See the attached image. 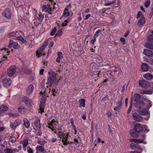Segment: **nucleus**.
<instances>
[{
    "instance_id": "obj_1",
    "label": "nucleus",
    "mask_w": 153,
    "mask_h": 153,
    "mask_svg": "<svg viewBox=\"0 0 153 153\" xmlns=\"http://www.w3.org/2000/svg\"><path fill=\"white\" fill-rule=\"evenodd\" d=\"M48 82L46 83L47 87H51L53 83H56V75L57 74L54 71H50L48 73Z\"/></svg>"
},
{
    "instance_id": "obj_2",
    "label": "nucleus",
    "mask_w": 153,
    "mask_h": 153,
    "mask_svg": "<svg viewBox=\"0 0 153 153\" xmlns=\"http://www.w3.org/2000/svg\"><path fill=\"white\" fill-rule=\"evenodd\" d=\"M48 39L46 40L45 43L43 44L42 46L36 51V53L37 55H42V52H43V50L48 44Z\"/></svg>"
},
{
    "instance_id": "obj_3",
    "label": "nucleus",
    "mask_w": 153,
    "mask_h": 153,
    "mask_svg": "<svg viewBox=\"0 0 153 153\" xmlns=\"http://www.w3.org/2000/svg\"><path fill=\"white\" fill-rule=\"evenodd\" d=\"M2 15L7 19H10L11 15V12L9 8L6 9L2 13Z\"/></svg>"
},
{
    "instance_id": "obj_4",
    "label": "nucleus",
    "mask_w": 153,
    "mask_h": 153,
    "mask_svg": "<svg viewBox=\"0 0 153 153\" xmlns=\"http://www.w3.org/2000/svg\"><path fill=\"white\" fill-rule=\"evenodd\" d=\"M16 68L14 66H11L7 70L8 75L10 77L13 76L16 72Z\"/></svg>"
},
{
    "instance_id": "obj_5",
    "label": "nucleus",
    "mask_w": 153,
    "mask_h": 153,
    "mask_svg": "<svg viewBox=\"0 0 153 153\" xmlns=\"http://www.w3.org/2000/svg\"><path fill=\"white\" fill-rule=\"evenodd\" d=\"M13 47L15 49H17L19 48L18 43L16 42H13L12 40H10V43L8 45V47L10 48Z\"/></svg>"
},
{
    "instance_id": "obj_6",
    "label": "nucleus",
    "mask_w": 153,
    "mask_h": 153,
    "mask_svg": "<svg viewBox=\"0 0 153 153\" xmlns=\"http://www.w3.org/2000/svg\"><path fill=\"white\" fill-rule=\"evenodd\" d=\"M143 128L140 124L135 125L134 127V131L137 133L141 132L143 130Z\"/></svg>"
},
{
    "instance_id": "obj_7",
    "label": "nucleus",
    "mask_w": 153,
    "mask_h": 153,
    "mask_svg": "<svg viewBox=\"0 0 153 153\" xmlns=\"http://www.w3.org/2000/svg\"><path fill=\"white\" fill-rule=\"evenodd\" d=\"M21 123V120L19 119L16 120L13 123H11L10 127L13 129L15 128L17 126H19Z\"/></svg>"
},
{
    "instance_id": "obj_8",
    "label": "nucleus",
    "mask_w": 153,
    "mask_h": 153,
    "mask_svg": "<svg viewBox=\"0 0 153 153\" xmlns=\"http://www.w3.org/2000/svg\"><path fill=\"white\" fill-rule=\"evenodd\" d=\"M134 104L135 107L139 108L140 110H141L145 105L143 102L141 100L137 103H134Z\"/></svg>"
},
{
    "instance_id": "obj_9",
    "label": "nucleus",
    "mask_w": 153,
    "mask_h": 153,
    "mask_svg": "<svg viewBox=\"0 0 153 153\" xmlns=\"http://www.w3.org/2000/svg\"><path fill=\"white\" fill-rule=\"evenodd\" d=\"M139 84L140 87L146 88L148 86L149 83L146 81L141 79L139 81Z\"/></svg>"
},
{
    "instance_id": "obj_10",
    "label": "nucleus",
    "mask_w": 153,
    "mask_h": 153,
    "mask_svg": "<svg viewBox=\"0 0 153 153\" xmlns=\"http://www.w3.org/2000/svg\"><path fill=\"white\" fill-rule=\"evenodd\" d=\"M130 146L132 149L134 150H140L142 151V149L140 147V145L138 144H134L133 143H131L130 144Z\"/></svg>"
},
{
    "instance_id": "obj_11",
    "label": "nucleus",
    "mask_w": 153,
    "mask_h": 153,
    "mask_svg": "<svg viewBox=\"0 0 153 153\" xmlns=\"http://www.w3.org/2000/svg\"><path fill=\"white\" fill-rule=\"evenodd\" d=\"M132 116L134 119L137 121L140 122L143 120L142 117L136 113H133Z\"/></svg>"
},
{
    "instance_id": "obj_12",
    "label": "nucleus",
    "mask_w": 153,
    "mask_h": 153,
    "mask_svg": "<svg viewBox=\"0 0 153 153\" xmlns=\"http://www.w3.org/2000/svg\"><path fill=\"white\" fill-rule=\"evenodd\" d=\"M34 88L33 85L30 84L27 88V95H30L31 94L33 91Z\"/></svg>"
},
{
    "instance_id": "obj_13",
    "label": "nucleus",
    "mask_w": 153,
    "mask_h": 153,
    "mask_svg": "<svg viewBox=\"0 0 153 153\" xmlns=\"http://www.w3.org/2000/svg\"><path fill=\"white\" fill-rule=\"evenodd\" d=\"M32 125L33 127L34 125L36 128H40L41 127L40 120L38 118H36L34 122L32 123Z\"/></svg>"
},
{
    "instance_id": "obj_14",
    "label": "nucleus",
    "mask_w": 153,
    "mask_h": 153,
    "mask_svg": "<svg viewBox=\"0 0 153 153\" xmlns=\"http://www.w3.org/2000/svg\"><path fill=\"white\" fill-rule=\"evenodd\" d=\"M23 100V102L25 103V104L28 106H29L31 105L32 102L31 100H30L27 97H24Z\"/></svg>"
},
{
    "instance_id": "obj_15",
    "label": "nucleus",
    "mask_w": 153,
    "mask_h": 153,
    "mask_svg": "<svg viewBox=\"0 0 153 153\" xmlns=\"http://www.w3.org/2000/svg\"><path fill=\"white\" fill-rule=\"evenodd\" d=\"M134 99L132 98L133 100V101H135V103H137V102H138L140 101L141 100V96L140 95L138 94H136L134 95Z\"/></svg>"
},
{
    "instance_id": "obj_16",
    "label": "nucleus",
    "mask_w": 153,
    "mask_h": 153,
    "mask_svg": "<svg viewBox=\"0 0 153 153\" xmlns=\"http://www.w3.org/2000/svg\"><path fill=\"white\" fill-rule=\"evenodd\" d=\"M143 53L144 54L148 56L152 57L153 56V53L150 50L144 49Z\"/></svg>"
},
{
    "instance_id": "obj_17",
    "label": "nucleus",
    "mask_w": 153,
    "mask_h": 153,
    "mask_svg": "<svg viewBox=\"0 0 153 153\" xmlns=\"http://www.w3.org/2000/svg\"><path fill=\"white\" fill-rule=\"evenodd\" d=\"M11 80L10 79H5L3 81V84L4 86H9L11 85Z\"/></svg>"
},
{
    "instance_id": "obj_18",
    "label": "nucleus",
    "mask_w": 153,
    "mask_h": 153,
    "mask_svg": "<svg viewBox=\"0 0 153 153\" xmlns=\"http://www.w3.org/2000/svg\"><path fill=\"white\" fill-rule=\"evenodd\" d=\"M145 22V19L143 16H142L140 20L137 23V25L140 26L143 25Z\"/></svg>"
},
{
    "instance_id": "obj_19",
    "label": "nucleus",
    "mask_w": 153,
    "mask_h": 153,
    "mask_svg": "<svg viewBox=\"0 0 153 153\" xmlns=\"http://www.w3.org/2000/svg\"><path fill=\"white\" fill-rule=\"evenodd\" d=\"M130 133L131 136L134 138L138 137H139L138 133L135 132L134 130H131L130 131Z\"/></svg>"
},
{
    "instance_id": "obj_20",
    "label": "nucleus",
    "mask_w": 153,
    "mask_h": 153,
    "mask_svg": "<svg viewBox=\"0 0 153 153\" xmlns=\"http://www.w3.org/2000/svg\"><path fill=\"white\" fill-rule=\"evenodd\" d=\"M62 138V141L64 145H67L69 144V141H68V134L65 135V136Z\"/></svg>"
},
{
    "instance_id": "obj_21",
    "label": "nucleus",
    "mask_w": 153,
    "mask_h": 153,
    "mask_svg": "<svg viewBox=\"0 0 153 153\" xmlns=\"http://www.w3.org/2000/svg\"><path fill=\"white\" fill-rule=\"evenodd\" d=\"M141 68L143 71H147L149 69L148 65L146 63H143L141 65Z\"/></svg>"
},
{
    "instance_id": "obj_22",
    "label": "nucleus",
    "mask_w": 153,
    "mask_h": 153,
    "mask_svg": "<svg viewBox=\"0 0 153 153\" xmlns=\"http://www.w3.org/2000/svg\"><path fill=\"white\" fill-rule=\"evenodd\" d=\"M8 109V107L7 106L5 105H2L0 108V113H4Z\"/></svg>"
},
{
    "instance_id": "obj_23",
    "label": "nucleus",
    "mask_w": 153,
    "mask_h": 153,
    "mask_svg": "<svg viewBox=\"0 0 153 153\" xmlns=\"http://www.w3.org/2000/svg\"><path fill=\"white\" fill-rule=\"evenodd\" d=\"M23 125L24 126L27 128H28L30 126V123L27 119L26 118H24L23 119Z\"/></svg>"
},
{
    "instance_id": "obj_24",
    "label": "nucleus",
    "mask_w": 153,
    "mask_h": 153,
    "mask_svg": "<svg viewBox=\"0 0 153 153\" xmlns=\"http://www.w3.org/2000/svg\"><path fill=\"white\" fill-rule=\"evenodd\" d=\"M144 77L148 80H150L152 79L153 76L150 73H147L144 75Z\"/></svg>"
},
{
    "instance_id": "obj_25",
    "label": "nucleus",
    "mask_w": 153,
    "mask_h": 153,
    "mask_svg": "<svg viewBox=\"0 0 153 153\" xmlns=\"http://www.w3.org/2000/svg\"><path fill=\"white\" fill-rule=\"evenodd\" d=\"M79 102L80 103V105H79V107H85V99H81L79 100Z\"/></svg>"
},
{
    "instance_id": "obj_26",
    "label": "nucleus",
    "mask_w": 153,
    "mask_h": 153,
    "mask_svg": "<svg viewBox=\"0 0 153 153\" xmlns=\"http://www.w3.org/2000/svg\"><path fill=\"white\" fill-rule=\"evenodd\" d=\"M45 107V102H41L39 106V108L41 111V113L44 112V109Z\"/></svg>"
},
{
    "instance_id": "obj_27",
    "label": "nucleus",
    "mask_w": 153,
    "mask_h": 153,
    "mask_svg": "<svg viewBox=\"0 0 153 153\" xmlns=\"http://www.w3.org/2000/svg\"><path fill=\"white\" fill-rule=\"evenodd\" d=\"M18 32L17 31L16 32H12L10 33H9L8 34V36L9 37H15L16 36H18V34H17Z\"/></svg>"
},
{
    "instance_id": "obj_28",
    "label": "nucleus",
    "mask_w": 153,
    "mask_h": 153,
    "mask_svg": "<svg viewBox=\"0 0 153 153\" xmlns=\"http://www.w3.org/2000/svg\"><path fill=\"white\" fill-rule=\"evenodd\" d=\"M69 12L68 11V10L67 8H65L64 11L63 15L65 17L69 16Z\"/></svg>"
},
{
    "instance_id": "obj_29",
    "label": "nucleus",
    "mask_w": 153,
    "mask_h": 153,
    "mask_svg": "<svg viewBox=\"0 0 153 153\" xmlns=\"http://www.w3.org/2000/svg\"><path fill=\"white\" fill-rule=\"evenodd\" d=\"M23 148H25L28 144V139L27 138L24 139L23 140Z\"/></svg>"
},
{
    "instance_id": "obj_30",
    "label": "nucleus",
    "mask_w": 153,
    "mask_h": 153,
    "mask_svg": "<svg viewBox=\"0 0 153 153\" xmlns=\"http://www.w3.org/2000/svg\"><path fill=\"white\" fill-rule=\"evenodd\" d=\"M36 149L37 150L40 152H43L44 150L43 147L40 146H37L36 147Z\"/></svg>"
},
{
    "instance_id": "obj_31",
    "label": "nucleus",
    "mask_w": 153,
    "mask_h": 153,
    "mask_svg": "<svg viewBox=\"0 0 153 153\" xmlns=\"http://www.w3.org/2000/svg\"><path fill=\"white\" fill-rule=\"evenodd\" d=\"M65 134L63 132L59 131L58 133V136L60 139L65 136Z\"/></svg>"
},
{
    "instance_id": "obj_32",
    "label": "nucleus",
    "mask_w": 153,
    "mask_h": 153,
    "mask_svg": "<svg viewBox=\"0 0 153 153\" xmlns=\"http://www.w3.org/2000/svg\"><path fill=\"white\" fill-rule=\"evenodd\" d=\"M145 46L150 49H153V45L151 43H147L145 44Z\"/></svg>"
},
{
    "instance_id": "obj_33",
    "label": "nucleus",
    "mask_w": 153,
    "mask_h": 153,
    "mask_svg": "<svg viewBox=\"0 0 153 153\" xmlns=\"http://www.w3.org/2000/svg\"><path fill=\"white\" fill-rule=\"evenodd\" d=\"M148 40L150 42L153 43V34H151L147 38Z\"/></svg>"
},
{
    "instance_id": "obj_34",
    "label": "nucleus",
    "mask_w": 153,
    "mask_h": 153,
    "mask_svg": "<svg viewBox=\"0 0 153 153\" xmlns=\"http://www.w3.org/2000/svg\"><path fill=\"white\" fill-rule=\"evenodd\" d=\"M150 2L151 1L150 0H147L144 4V6L146 8L149 7L150 4Z\"/></svg>"
},
{
    "instance_id": "obj_35",
    "label": "nucleus",
    "mask_w": 153,
    "mask_h": 153,
    "mask_svg": "<svg viewBox=\"0 0 153 153\" xmlns=\"http://www.w3.org/2000/svg\"><path fill=\"white\" fill-rule=\"evenodd\" d=\"M101 33V30H100L99 29L95 33L94 36L95 37H97L99 35V34H100Z\"/></svg>"
},
{
    "instance_id": "obj_36",
    "label": "nucleus",
    "mask_w": 153,
    "mask_h": 153,
    "mask_svg": "<svg viewBox=\"0 0 153 153\" xmlns=\"http://www.w3.org/2000/svg\"><path fill=\"white\" fill-rule=\"evenodd\" d=\"M9 140L11 142L14 143L16 141V138L15 137L11 136L9 139Z\"/></svg>"
},
{
    "instance_id": "obj_37",
    "label": "nucleus",
    "mask_w": 153,
    "mask_h": 153,
    "mask_svg": "<svg viewBox=\"0 0 153 153\" xmlns=\"http://www.w3.org/2000/svg\"><path fill=\"white\" fill-rule=\"evenodd\" d=\"M56 31V27H54L51 30L50 33V35L51 36H53Z\"/></svg>"
},
{
    "instance_id": "obj_38",
    "label": "nucleus",
    "mask_w": 153,
    "mask_h": 153,
    "mask_svg": "<svg viewBox=\"0 0 153 153\" xmlns=\"http://www.w3.org/2000/svg\"><path fill=\"white\" fill-rule=\"evenodd\" d=\"M62 30H58L55 34L56 36H60L62 34Z\"/></svg>"
},
{
    "instance_id": "obj_39",
    "label": "nucleus",
    "mask_w": 153,
    "mask_h": 153,
    "mask_svg": "<svg viewBox=\"0 0 153 153\" xmlns=\"http://www.w3.org/2000/svg\"><path fill=\"white\" fill-rule=\"evenodd\" d=\"M24 71L25 73L26 74H30L31 73V70L27 68H25Z\"/></svg>"
},
{
    "instance_id": "obj_40",
    "label": "nucleus",
    "mask_w": 153,
    "mask_h": 153,
    "mask_svg": "<svg viewBox=\"0 0 153 153\" xmlns=\"http://www.w3.org/2000/svg\"><path fill=\"white\" fill-rule=\"evenodd\" d=\"M57 54L58 56V58L62 59L63 58V56H62V53L61 52H58L57 53Z\"/></svg>"
},
{
    "instance_id": "obj_41",
    "label": "nucleus",
    "mask_w": 153,
    "mask_h": 153,
    "mask_svg": "<svg viewBox=\"0 0 153 153\" xmlns=\"http://www.w3.org/2000/svg\"><path fill=\"white\" fill-rule=\"evenodd\" d=\"M133 100L132 99V98L131 99V104L130 106L129 107V108L128 109L127 113L128 114H129L130 113V111L132 109V102L133 101Z\"/></svg>"
},
{
    "instance_id": "obj_42",
    "label": "nucleus",
    "mask_w": 153,
    "mask_h": 153,
    "mask_svg": "<svg viewBox=\"0 0 153 153\" xmlns=\"http://www.w3.org/2000/svg\"><path fill=\"white\" fill-rule=\"evenodd\" d=\"M139 113H140V112H139ZM140 113L141 115H146L148 114V112L146 110H142Z\"/></svg>"
},
{
    "instance_id": "obj_43",
    "label": "nucleus",
    "mask_w": 153,
    "mask_h": 153,
    "mask_svg": "<svg viewBox=\"0 0 153 153\" xmlns=\"http://www.w3.org/2000/svg\"><path fill=\"white\" fill-rule=\"evenodd\" d=\"M6 153H12V149L9 148H7L5 150Z\"/></svg>"
},
{
    "instance_id": "obj_44",
    "label": "nucleus",
    "mask_w": 153,
    "mask_h": 153,
    "mask_svg": "<svg viewBox=\"0 0 153 153\" xmlns=\"http://www.w3.org/2000/svg\"><path fill=\"white\" fill-rule=\"evenodd\" d=\"M146 62H148L151 65H153V59H146Z\"/></svg>"
},
{
    "instance_id": "obj_45",
    "label": "nucleus",
    "mask_w": 153,
    "mask_h": 153,
    "mask_svg": "<svg viewBox=\"0 0 153 153\" xmlns=\"http://www.w3.org/2000/svg\"><path fill=\"white\" fill-rule=\"evenodd\" d=\"M27 151L28 153H33V149L30 147H27Z\"/></svg>"
},
{
    "instance_id": "obj_46",
    "label": "nucleus",
    "mask_w": 153,
    "mask_h": 153,
    "mask_svg": "<svg viewBox=\"0 0 153 153\" xmlns=\"http://www.w3.org/2000/svg\"><path fill=\"white\" fill-rule=\"evenodd\" d=\"M109 100V97L108 95H106V96L103 97L102 100V101H105L106 100Z\"/></svg>"
},
{
    "instance_id": "obj_47",
    "label": "nucleus",
    "mask_w": 153,
    "mask_h": 153,
    "mask_svg": "<svg viewBox=\"0 0 153 153\" xmlns=\"http://www.w3.org/2000/svg\"><path fill=\"white\" fill-rule=\"evenodd\" d=\"M141 93L142 94H149L148 91H147L142 90L140 91Z\"/></svg>"
},
{
    "instance_id": "obj_48",
    "label": "nucleus",
    "mask_w": 153,
    "mask_h": 153,
    "mask_svg": "<svg viewBox=\"0 0 153 153\" xmlns=\"http://www.w3.org/2000/svg\"><path fill=\"white\" fill-rule=\"evenodd\" d=\"M23 39V38L22 36H18L16 37V39L22 42Z\"/></svg>"
},
{
    "instance_id": "obj_49",
    "label": "nucleus",
    "mask_w": 153,
    "mask_h": 153,
    "mask_svg": "<svg viewBox=\"0 0 153 153\" xmlns=\"http://www.w3.org/2000/svg\"><path fill=\"white\" fill-rule=\"evenodd\" d=\"M96 41V38L95 37H93V39H92L90 41V43L91 44H94V42Z\"/></svg>"
},
{
    "instance_id": "obj_50",
    "label": "nucleus",
    "mask_w": 153,
    "mask_h": 153,
    "mask_svg": "<svg viewBox=\"0 0 153 153\" xmlns=\"http://www.w3.org/2000/svg\"><path fill=\"white\" fill-rule=\"evenodd\" d=\"M112 4L115 5L116 4H118L119 3L118 0H114L111 2Z\"/></svg>"
},
{
    "instance_id": "obj_51",
    "label": "nucleus",
    "mask_w": 153,
    "mask_h": 153,
    "mask_svg": "<svg viewBox=\"0 0 153 153\" xmlns=\"http://www.w3.org/2000/svg\"><path fill=\"white\" fill-rule=\"evenodd\" d=\"M68 19L65 20L64 22L62 23L61 25L63 26H65L67 25V23L68 22Z\"/></svg>"
},
{
    "instance_id": "obj_52",
    "label": "nucleus",
    "mask_w": 153,
    "mask_h": 153,
    "mask_svg": "<svg viewBox=\"0 0 153 153\" xmlns=\"http://www.w3.org/2000/svg\"><path fill=\"white\" fill-rule=\"evenodd\" d=\"M55 122L54 120H52L48 123L49 125L52 126L54 124V123Z\"/></svg>"
},
{
    "instance_id": "obj_53",
    "label": "nucleus",
    "mask_w": 153,
    "mask_h": 153,
    "mask_svg": "<svg viewBox=\"0 0 153 153\" xmlns=\"http://www.w3.org/2000/svg\"><path fill=\"white\" fill-rule=\"evenodd\" d=\"M120 41L122 42L123 44H125V39L124 38H120Z\"/></svg>"
},
{
    "instance_id": "obj_54",
    "label": "nucleus",
    "mask_w": 153,
    "mask_h": 153,
    "mask_svg": "<svg viewBox=\"0 0 153 153\" xmlns=\"http://www.w3.org/2000/svg\"><path fill=\"white\" fill-rule=\"evenodd\" d=\"M52 10L50 8H47L46 9V11L48 12L49 14H51V11Z\"/></svg>"
},
{
    "instance_id": "obj_55",
    "label": "nucleus",
    "mask_w": 153,
    "mask_h": 153,
    "mask_svg": "<svg viewBox=\"0 0 153 153\" xmlns=\"http://www.w3.org/2000/svg\"><path fill=\"white\" fill-rule=\"evenodd\" d=\"M143 140H140L138 139H137V141H136V143H143Z\"/></svg>"
},
{
    "instance_id": "obj_56",
    "label": "nucleus",
    "mask_w": 153,
    "mask_h": 153,
    "mask_svg": "<svg viewBox=\"0 0 153 153\" xmlns=\"http://www.w3.org/2000/svg\"><path fill=\"white\" fill-rule=\"evenodd\" d=\"M56 140V139L54 137L51 138L50 140L51 142L53 143L55 142Z\"/></svg>"
},
{
    "instance_id": "obj_57",
    "label": "nucleus",
    "mask_w": 153,
    "mask_h": 153,
    "mask_svg": "<svg viewBox=\"0 0 153 153\" xmlns=\"http://www.w3.org/2000/svg\"><path fill=\"white\" fill-rule=\"evenodd\" d=\"M7 57H3L1 59V60L0 61V62H3V61H5L7 60Z\"/></svg>"
},
{
    "instance_id": "obj_58",
    "label": "nucleus",
    "mask_w": 153,
    "mask_h": 153,
    "mask_svg": "<svg viewBox=\"0 0 153 153\" xmlns=\"http://www.w3.org/2000/svg\"><path fill=\"white\" fill-rule=\"evenodd\" d=\"M39 20H42L44 18V16L43 15L39 14Z\"/></svg>"
},
{
    "instance_id": "obj_59",
    "label": "nucleus",
    "mask_w": 153,
    "mask_h": 153,
    "mask_svg": "<svg viewBox=\"0 0 153 153\" xmlns=\"http://www.w3.org/2000/svg\"><path fill=\"white\" fill-rule=\"evenodd\" d=\"M19 150L18 149H13V150H12V153H14L18 152H19Z\"/></svg>"
},
{
    "instance_id": "obj_60",
    "label": "nucleus",
    "mask_w": 153,
    "mask_h": 153,
    "mask_svg": "<svg viewBox=\"0 0 153 153\" xmlns=\"http://www.w3.org/2000/svg\"><path fill=\"white\" fill-rule=\"evenodd\" d=\"M42 11H44L46 9H47V8L46 5H44L42 6Z\"/></svg>"
},
{
    "instance_id": "obj_61",
    "label": "nucleus",
    "mask_w": 153,
    "mask_h": 153,
    "mask_svg": "<svg viewBox=\"0 0 153 153\" xmlns=\"http://www.w3.org/2000/svg\"><path fill=\"white\" fill-rule=\"evenodd\" d=\"M54 44V42L53 41H51L49 44V47H52L53 45Z\"/></svg>"
},
{
    "instance_id": "obj_62",
    "label": "nucleus",
    "mask_w": 153,
    "mask_h": 153,
    "mask_svg": "<svg viewBox=\"0 0 153 153\" xmlns=\"http://www.w3.org/2000/svg\"><path fill=\"white\" fill-rule=\"evenodd\" d=\"M18 110L19 112H21L24 110V108L22 107H19L18 108Z\"/></svg>"
},
{
    "instance_id": "obj_63",
    "label": "nucleus",
    "mask_w": 153,
    "mask_h": 153,
    "mask_svg": "<svg viewBox=\"0 0 153 153\" xmlns=\"http://www.w3.org/2000/svg\"><path fill=\"white\" fill-rule=\"evenodd\" d=\"M107 115L108 117H110L112 115V114L110 111H109L107 113Z\"/></svg>"
},
{
    "instance_id": "obj_64",
    "label": "nucleus",
    "mask_w": 153,
    "mask_h": 153,
    "mask_svg": "<svg viewBox=\"0 0 153 153\" xmlns=\"http://www.w3.org/2000/svg\"><path fill=\"white\" fill-rule=\"evenodd\" d=\"M153 14V8H152L151 9V11H150V13L149 15L150 16V17H151L152 16V15Z\"/></svg>"
}]
</instances>
